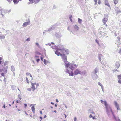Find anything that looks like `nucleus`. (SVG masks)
<instances>
[{"label":"nucleus","mask_w":121,"mask_h":121,"mask_svg":"<svg viewBox=\"0 0 121 121\" xmlns=\"http://www.w3.org/2000/svg\"><path fill=\"white\" fill-rule=\"evenodd\" d=\"M56 101L57 102H58V100L57 99H56Z\"/></svg>","instance_id":"obj_54"},{"label":"nucleus","mask_w":121,"mask_h":121,"mask_svg":"<svg viewBox=\"0 0 121 121\" xmlns=\"http://www.w3.org/2000/svg\"><path fill=\"white\" fill-rule=\"evenodd\" d=\"M54 112H55V113H56V112H56V110H54Z\"/></svg>","instance_id":"obj_51"},{"label":"nucleus","mask_w":121,"mask_h":121,"mask_svg":"<svg viewBox=\"0 0 121 121\" xmlns=\"http://www.w3.org/2000/svg\"><path fill=\"white\" fill-rule=\"evenodd\" d=\"M74 28L76 30H79V27L76 25H75L74 26Z\"/></svg>","instance_id":"obj_14"},{"label":"nucleus","mask_w":121,"mask_h":121,"mask_svg":"<svg viewBox=\"0 0 121 121\" xmlns=\"http://www.w3.org/2000/svg\"><path fill=\"white\" fill-rule=\"evenodd\" d=\"M26 74L27 75V77L26 78V79L27 81V83H28L29 82V79L30 80L29 77H30V79H32V76H31V74L29 73H27Z\"/></svg>","instance_id":"obj_4"},{"label":"nucleus","mask_w":121,"mask_h":121,"mask_svg":"<svg viewBox=\"0 0 121 121\" xmlns=\"http://www.w3.org/2000/svg\"><path fill=\"white\" fill-rule=\"evenodd\" d=\"M119 80L118 81V82L120 84H121V79H118Z\"/></svg>","instance_id":"obj_28"},{"label":"nucleus","mask_w":121,"mask_h":121,"mask_svg":"<svg viewBox=\"0 0 121 121\" xmlns=\"http://www.w3.org/2000/svg\"><path fill=\"white\" fill-rule=\"evenodd\" d=\"M67 60L66 62L65 63H65V67H69V68L72 70H73L74 69L73 67V65L72 64H70L69 63H66L67 62Z\"/></svg>","instance_id":"obj_5"},{"label":"nucleus","mask_w":121,"mask_h":121,"mask_svg":"<svg viewBox=\"0 0 121 121\" xmlns=\"http://www.w3.org/2000/svg\"><path fill=\"white\" fill-rule=\"evenodd\" d=\"M51 104H54V103H53V102H51Z\"/></svg>","instance_id":"obj_49"},{"label":"nucleus","mask_w":121,"mask_h":121,"mask_svg":"<svg viewBox=\"0 0 121 121\" xmlns=\"http://www.w3.org/2000/svg\"><path fill=\"white\" fill-rule=\"evenodd\" d=\"M81 72L80 70L78 69H76L74 71V73L75 75L78 74H81Z\"/></svg>","instance_id":"obj_8"},{"label":"nucleus","mask_w":121,"mask_h":121,"mask_svg":"<svg viewBox=\"0 0 121 121\" xmlns=\"http://www.w3.org/2000/svg\"><path fill=\"white\" fill-rule=\"evenodd\" d=\"M1 75L3 76H4V74L2 73H1Z\"/></svg>","instance_id":"obj_35"},{"label":"nucleus","mask_w":121,"mask_h":121,"mask_svg":"<svg viewBox=\"0 0 121 121\" xmlns=\"http://www.w3.org/2000/svg\"><path fill=\"white\" fill-rule=\"evenodd\" d=\"M46 117V115H45L44 117V118H45Z\"/></svg>","instance_id":"obj_55"},{"label":"nucleus","mask_w":121,"mask_h":121,"mask_svg":"<svg viewBox=\"0 0 121 121\" xmlns=\"http://www.w3.org/2000/svg\"><path fill=\"white\" fill-rule=\"evenodd\" d=\"M7 0L8 2H9V0Z\"/></svg>","instance_id":"obj_63"},{"label":"nucleus","mask_w":121,"mask_h":121,"mask_svg":"<svg viewBox=\"0 0 121 121\" xmlns=\"http://www.w3.org/2000/svg\"><path fill=\"white\" fill-rule=\"evenodd\" d=\"M108 16L107 15H105L102 20V22L104 23H105L107 21Z\"/></svg>","instance_id":"obj_7"},{"label":"nucleus","mask_w":121,"mask_h":121,"mask_svg":"<svg viewBox=\"0 0 121 121\" xmlns=\"http://www.w3.org/2000/svg\"><path fill=\"white\" fill-rule=\"evenodd\" d=\"M51 43L52 44H54V43L53 42H52Z\"/></svg>","instance_id":"obj_47"},{"label":"nucleus","mask_w":121,"mask_h":121,"mask_svg":"<svg viewBox=\"0 0 121 121\" xmlns=\"http://www.w3.org/2000/svg\"><path fill=\"white\" fill-rule=\"evenodd\" d=\"M30 22H25L23 23L22 26L23 27H25L27 25L30 24Z\"/></svg>","instance_id":"obj_12"},{"label":"nucleus","mask_w":121,"mask_h":121,"mask_svg":"<svg viewBox=\"0 0 121 121\" xmlns=\"http://www.w3.org/2000/svg\"><path fill=\"white\" fill-rule=\"evenodd\" d=\"M76 120H77V119H76V117H75L74 118V121H76Z\"/></svg>","instance_id":"obj_37"},{"label":"nucleus","mask_w":121,"mask_h":121,"mask_svg":"<svg viewBox=\"0 0 121 121\" xmlns=\"http://www.w3.org/2000/svg\"><path fill=\"white\" fill-rule=\"evenodd\" d=\"M91 118L92 117V116L91 114L89 116Z\"/></svg>","instance_id":"obj_34"},{"label":"nucleus","mask_w":121,"mask_h":121,"mask_svg":"<svg viewBox=\"0 0 121 121\" xmlns=\"http://www.w3.org/2000/svg\"><path fill=\"white\" fill-rule=\"evenodd\" d=\"M98 84L99 85H100V86H101L102 87V86H103V85H102L99 82L98 83Z\"/></svg>","instance_id":"obj_26"},{"label":"nucleus","mask_w":121,"mask_h":121,"mask_svg":"<svg viewBox=\"0 0 121 121\" xmlns=\"http://www.w3.org/2000/svg\"><path fill=\"white\" fill-rule=\"evenodd\" d=\"M35 57H39V56H35Z\"/></svg>","instance_id":"obj_58"},{"label":"nucleus","mask_w":121,"mask_h":121,"mask_svg":"<svg viewBox=\"0 0 121 121\" xmlns=\"http://www.w3.org/2000/svg\"><path fill=\"white\" fill-rule=\"evenodd\" d=\"M114 105H115V107L117 108V110H120L119 108V105L117 102L116 101H115L114 102Z\"/></svg>","instance_id":"obj_9"},{"label":"nucleus","mask_w":121,"mask_h":121,"mask_svg":"<svg viewBox=\"0 0 121 121\" xmlns=\"http://www.w3.org/2000/svg\"><path fill=\"white\" fill-rule=\"evenodd\" d=\"M104 23V24L105 25V26H107V25L106 24V23H105H105Z\"/></svg>","instance_id":"obj_44"},{"label":"nucleus","mask_w":121,"mask_h":121,"mask_svg":"<svg viewBox=\"0 0 121 121\" xmlns=\"http://www.w3.org/2000/svg\"><path fill=\"white\" fill-rule=\"evenodd\" d=\"M41 60L43 61V57H41Z\"/></svg>","instance_id":"obj_42"},{"label":"nucleus","mask_w":121,"mask_h":121,"mask_svg":"<svg viewBox=\"0 0 121 121\" xmlns=\"http://www.w3.org/2000/svg\"><path fill=\"white\" fill-rule=\"evenodd\" d=\"M40 60V59L39 58L38 59L36 60V61L37 62H38Z\"/></svg>","instance_id":"obj_32"},{"label":"nucleus","mask_w":121,"mask_h":121,"mask_svg":"<svg viewBox=\"0 0 121 121\" xmlns=\"http://www.w3.org/2000/svg\"><path fill=\"white\" fill-rule=\"evenodd\" d=\"M101 102L105 106H106L108 105L107 102L106 101H103L102 100H101Z\"/></svg>","instance_id":"obj_10"},{"label":"nucleus","mask_w":121,"mask_h":121,"mask_svg":"<svg viewBox=\"0 0 121 121\" xmlns=\"http://www.w3.org/2000/svg\"><path fill=\"white\" fill-rule=\"evenodd\" d=\"M14 101L13 102V104L14 103Z\"/></svg>","instance_id":"obj_62"},{"label":"nucleus","mask_w":121,"mask_h":121,"mask_svg":"<svg viewBox=\"0 0 121 121\" xmlns=\"http://www.w3.org/2000/svg\"><path fill=\"white\" fill-rule=\"evenodd\" d=\"M18 99H19V100L20 101L21 99V97L20 95V94H19L18 95Z\"/></svg>","instance_id":"obj_18"},{"label":"nucleus","mask_w":121,"mask_h":121,"mask_svg":"<svg viewBox=\"0 0 121 121\" xmlns=\"http://www.w3.org/2000/svg\"><path fill=\"white\" fill-rule=\"evenodd\" d=\"M31 84L32 85L31 88L32 89L33 91H34L39 86V84L36 83H31Z\"/></svg>","instance_id":"obj_3"},{"label":"nucleus","mask_w":121,"mask_h":121,"mask_svg":"<svg viewBox=\"0 0 121 121\" xmlns=\"http://www.w3.org/2000/svg\"><path fill=\"white\" fill-rule=\"evenodd\" d=\"M2 59V58L1 57H0V61Z\"/></svg>","instance_id":"obj_52"},{"label":"nucleus","mask_w":121,"mask_h":121,"mask_svg":"<svg viewBox=\"0 0 121 121\" xmlns=\"http://www.w3.org/2000/svg\"><path fill=\"white\" fill-rule=\"evenodd\" d=\"M24 105L25 107L27 106V105L26 104H24Z\"/></svg>","instance_id":"obj_33"},{"label":"nucleus","mask_w":121,"mask_h":121,"mask_svg":"<svg viewBox=\"0 0 121 121\" xmlns=\"http://www.w3.org/2000/svg\"><path fill=\"white\" fill-rule=\"evenodd\" d=\"M25 113L26 115H28V114H27V112L26 111H25Z\"/></svg>","instance_id":"obj_39"},{"label":"nucleus","mask_w":121,"mask_h":121,"mask_svg":"<svg viewBox=\"0 0 121 121\" xmlns=\"http://www.w3.org/2000/svg\"><path fill=\"white\" fill-rule=\"evenodd\" d=\"M72 65H73V66H74V67H75V68H77L78 65H77L76 64H73Z\"/></svg>","instance_id":"obj_22"},{"label":"nucleus","mask_w":121,"mask_h":121,"mask_svg":"<svg viewBox=\"0 0 121 121\" xmlns=\"http://www.w3.org/2000/svg\"><path fill=\"white\" fill-rule=\"evenodd\" d=\"M30 38H28L26 39V41H30Z\"/></svg>","instance_id":"obj_31"},{"label":"nucleus","mask_w":121,"mask_h":121,"mask_svg":"<svg viewBox=\"0 0 121 121\" xmlns=\"http://www.w3.org/2000/svg\"><path fill=\"white\" fill-rule=\"evenodd\" d=\"M96 41L97 42V43L98 44V40H97V39H96Z\"/></svg>","instance_id":"obj_40"},{"label":"nucleus","mask_w":121,"mask_h":121,"mask_svg":"<svg viewBox=\"0 0 121 121\" xmlns=\"http://www.w3.org/2000/svg\"><path fill=\"white\" fill-rule=\"evenodd\" d=\"M64 115H65V118H66V117H67V116H66V115L65 114H64Z\"/></svg>","instance_id":"obj_41"},{"label":"nucleus","mask_w":121,"mask_h":121,"mask_svg":"<svg viewBox=\"0 0 121 121\" xmlns=\"http://www.w3.org/2000/svg\"><path fill=\"white\" fill-rule=\"evenodd\" d=\"M118 79H121V74L117 76Z\"/></svg>","instance_id":"obj_21"},{"label":"nucleus","mask_w":121,"mask_h":121,"mask_svg":"<svg viewBox=\"0 0 121 121\" xmlns=\"http://www.w3.org/2000/svg\"><path fill=\"white\" fill-rule=\"evenodd\" d=\"M40 0H32L30 1L31 2H34L35 3H37Z\"/></svg>","instance_id":"obj_15"},{"label":"nucleus","mask_w":121,"mask_h":121,"mask_svg":"<svg viewBox=\"0 0 121 121\" xmlns=\"http://www.w3.org/2000/svg\"><path fill=\"white\" fill-rule=\"evenodd\" d=\"M65 72H66V73H69V70L68 69H67L66 70Z\"/></svg>","instance_id":"obj_27"},{"label":"nucleus","mask_w":121,"mask_h":121,"mask_svg":"<svg viewBox=\"0 0 121 121\" xmlns=\"http://www.w3.org/2000/svg\"><path fill=\"white\" fill-rule=\"evenodd\" d=\"M40 113H41V114H42V111H40Z\"/></svg>","instance_id":"obj_56"},{"label":"nucleus","mask_w":121,"mask_h":121,"mask_svg":"<svg viewBox=\"0 0 121 121\" xmlns=\"http://www.w3.org/2000/svg\"><path fill=\"white\" fill-rule=\"evenodd\" d=\"M121 53V49H120V50L119 51V53Z\"/></svg>","instance_id":"obj_46"},{"label":"nucleus","mask_w":121,"mask_h":121,"mask_svg":"<svg viewBox=\"0 0 121 121\" xmlns=\"http://www.w3.org/2000/svg\"><path fill=\"white\" fill-rule=\"evenodd\" d=\"M36 45L38 46H39V44H38V43H36Z\"/></svg>","instance_id":"obj_36"},{"label":"nucleus","mask_w":121,"mask_h":121,"mask_svg":"<svg viewBox=\"0 0 121 121\" xmlns=\"http://www.w3.org/2000/svg\"><path fill=\"white\" fill-rule=\"evenodd\" d=\"M98 4L99 5L101 4V1L100 0H98Z\"/></svg>","instance_id":"obj_25"},{"label":"nucleus","mask_w":121,"mask_h":121,"mask_svg":"<svg viewBox=\"0 0 121 121\" xmlns=\"http://www.w3.org/2000/svg\"><path fill=\"white\" fill-rule=\"evenodd\" d=\"M114 3L115 4H117L118 2V1L117 0H114Z\"/></svg>","instance_id":"obj_23"},{"label":"nucleus","mask_w":121,"mask_h":121,"mask_svg":"<svg viewBox=\"0 0 121 121\" xmlns=\"http://www.w3.org/2000/svg\"><path fill=\"white\" fill-rule=\"evenodd\" d=\"M2 62L1 61H0V64Z\"/></svg>","instance_id":"obj_57"},{"label":"nucleus","mask_w":121,"mask_h":121,"mask_svg":"<svg viewBox=\"0 0 121 121\" xmlns=\"http://www.w3.org/2000/svg\"><path fill=\"white\" fill-rule=\"evenodd\" d=\"M18 111H20V110H19V109H18Z\"/></svg>","instance_id":"obj_64"},{"label":"nucleus","mask_w":121,"mask_h":121,"mask_svg":"<svg viewBox=\"0 0 121 121\" xmlns=\"http://www.w3.org/2000/svg\"><path fill=\"white\" fill-rule=\"evenodd\" d=\"M46 62L47 60L46 59H44V63L46 64Z\"/></svg>","instance_id":"obj_29"},{"label":"nucleus","mask_w":121,"mask_h":121,"mask_svg":"<svg viewBox=\"0 0 121 121\" xmlns=\"http://www.w3.org/2000/svg\"><path fill=\"white\" fill-rule=\"evenodd\" d=\"M69 18H70V20L72 22V15H70L69 17Z\"/></svg>","instance_id":"obj_30"},{"label":"nucleus","mask_w":121,"mask_h":121,"mask_svg":"<svg viewBox=\"0 0 121 121\" xmlns=\"http://www.w3.org/2000/svg\"><path fill=\"white\" fill-rule=\"evenodd\" d=\"M105 4L107 6L110 7V6L109 5V4L108 2V0H105Z\"/></svg>","instance_id":"obj_13"},{"label":"nucleus","mask_w":121,"mask_h":121,"mask_svg":"<svg viewBox=\"0 0 121 121\" xmlns=\"http://www.w3.org/2000/svg\"><path fill=\"white\" fill-rule=\"evenodd\" d=\"M13 2L15 4H17L18 2V1L17 0H14Z\"/></svg>","instance_id":"obj_19"},{"label":"nucleus","mask_w":121,"mask_h":121,"mask_svg":"<svg viewBox=\"0 0 121 121\" xmlns=\"http://www.w3.org/2000/svg\"><path fill=\"white\" fill-rule=\"evenodd\" d=\"M58 47L60 48L56 50L55 53L58 56L60 55L62 59L65 63L67 61V56L65 55L69 54V51L68 49L64 48V46L60 44L58 45Z\"/></svg>","instance_id":"obj_1"},{"label":"nucleus","mask_w":121,"mask_h":121,"mask_svg":"<svg viewBox=\"0 0 121 121\" xmlns=\"http://www.w3.org/2000/svg\"><path fill=\"white\" fill-rule=\"evenodd\" d=\"M2 37H4L3 36H0V38H2Z\"/></svg>","instance_id":"obj_48"},{"label":"nucleus","mask_w":121,"mask_h":121,"mask_svg":"<svg viewBox=\"0 0 121 121\" xmlns=\"http://www.w3.org/2000/svg\"><path fill=\"white\" fill-rule=\"evenodd\" d=\"M69 74L71 76H73L74 73L73 71H69Z\"/></svg>","instance_id":"obj_16"},{"label":"nucleus","mask_w":121,"mask_h":121,"mask_svg":"<svg viewBox=\"0 0 121 121\" xmlns=\"http://www.w3.org/2000/svg\"><path fill=\"white\" fill-rule=\"evenodd\" d=\"M115 67L116 68H118L120 66V64L119 62H117L115 64Z\"/></svg>","instance_id":"obj_11"},{"label":"nucleus","mask_w":121,"mask_h":121,"mask_svg":"<svg viewBox=\"0 0 121 121\" xmlns=\"http://www.w3.org/2000/svg\"><path fill=\"white\" fill-rule=\"evenodd\" d=\"M95 73H96L97 72V70H95Z\"/></svg>","instance_id":"obj_50"},{"label":"nucleus","mask_w":121,"mask_h":121,"mask_svg":"<svg viewBox=\"0 0 121 121\" xmlns=\"http://www.w3.org/2000/svg\"><path fill=\"white\" fill-rule=\"evenodd\" d=\"M31 109L32 110V111L33 113H35V108L34 107V106H33L31 108Z\"/></svg>","instance_id":"obj_17"},{"label":"nucleus","mask_w":121,"mask_h":121,"mask_svg":"<svg viewBox=\"0 0 121 121\" xmlns=\"http://www.w3.org/2000/svg\"><path fill=\"white\" fill-rule=\"evenodd\" d=\"M3 107L4 108H5V105H3Z\"/></svg>","instance_id":"obj_45"},{"label":"nucleus","mask_w":121,"mask_h":121,"mask_svg":"<svg viewBox=\"0 0 121 121\" xmlns=\"http://www.w3.org/2000/svg\"><path fill=\"white\" fill-rule=\"evenodd\" d=\"M92 118L93 119H96V118H95V117H93Z\"/></svg>","instance_id":"obj_38"},{"label":"nucleus","mask_w":121,"mask_h":121,"mask_svg":"<svg viewBox=\"0 0 121 121\" xmlns=\"http://www.w3.org/2000/svg\"><path fill=\"white\" fill-rule=\"evenodd\" d=\"M94 1L95 3L94 4L96 5L97 4V0H94Z\"/></svg>","instance_id":"obj_24"},{"label":"nucleus","mask_w":121,"mask_h":121,"mask_svg":"<svg viewBox=\"0 0 121 121\" xmlns=\"http://www.w3.org/2000/svg\"><path fill=\"white\" fill-rule=\"evenodd\" d=\"M16 102L17 103H19V101L18 100H17L16 101Z\"/></svg>","instance_id":"obj_43"},{"label":"nucleus","mask_w":121,"mask_h":121,"mask_svg":"<svg viewBox=\"0 0 121 121\" xmlns=\"http://www.w3.org/2000/svg\"><path fill=\"white\" fill-rule=\"evenodd\" d=\"M118 121H121L119 119H118Z\"/></svg>","instance_id":"obj_60"},{"label":"nucleus","mask_w":121,"mask_h":121,"mask_svg":"<svg viewBox=\"0 0 121 121\" xmlns=\"http://www.w3.org/2000/svg\"><path fill=\"white\" fill-rule=\"evenodd\" d=\"M40 118H41V119H42V117H40Z\"/></svg>","instance_id":"obj_61"},{"label":"nucleus","mask_w":121,"mask_h":121,"mask_svg":"<svg viewBox=\"0 0 121 121\" xmlns=\"http://www.w3.org/2000/svg\"><path fill=\"white\" fill-rule=\"evenodd\" d=\"M120 38L119 37H118L117 38L115 42L116 44L119 45L120 44Z\"/></svg>","instance_id":"obj_6"},{"label":"nucleus","mask_w":121,"mask_h":121,"mask_svg":"<svg viewBox=\"0 0 121 121\" xmlns=\"http://www.w3.org/2000/svg\"><path fill=\"white\" fill-rule=\"evenodd\" d=\"M55 106L56 107H57V105L56 104L55 105Z\"/></svg>","instance_id":"obj_53"},{"label":"nucleus","mask_w":121,"mask_h":121,"mask_svg":"<svg viewBox=\"0 0 121 121\" xmlns=\"http://www.w3.org/2000/svg\"><path fill=\"white\" fill-rule=\"evenodd\" d=\"M106 110V112L108 114H109L110 111L112 114H113V112L112 111L111 107L108 105L105 106Z\"/></svg>","instance_id":"obj_2"},{"label":"nucleus","mask_w":121,"mask_h":121,"mask_svg":"<svg viewBox=\"0 0 121 121\" xmlns=\"http://www.w3.org/2000/svg\"><path fill=\"white\" fill-rule=\"evenodd\" d=\"M51 108L52 109V108H53V107H52V106H51Z\"/></svg>","instance_id":"obj_59"},{"label":"nucleus","mask_w":121,"mask_h":121,"mask_svg":"<svg viewBox=\"0 0 121 121\" xmlns=\"http://www.w3.org/2000/svg\"><path fill=\"white\" fill-rule=\"evenodd\" d=\"M78 21L79 23H81L82 22V20L81 19H80V18H78Z\"/></svg>","instance_id":"obj_20"}]
</instances>
